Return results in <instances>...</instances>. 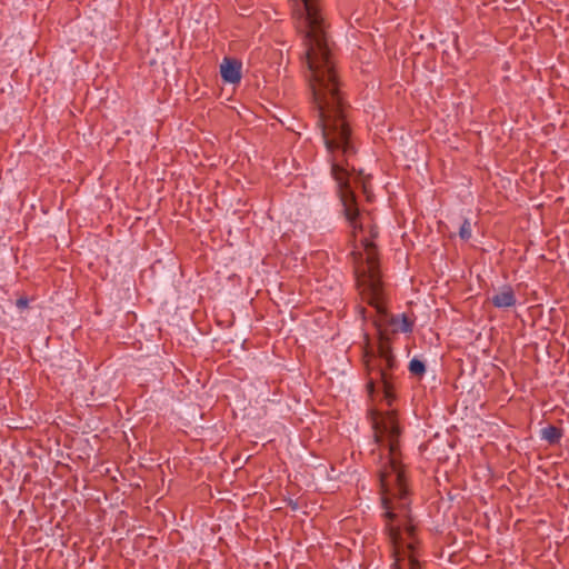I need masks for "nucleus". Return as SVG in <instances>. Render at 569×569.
<instances>
[{
	"label": "nucleus",
	"mask_w": 569,
	"mask_h": 569,
	"mask_svg": "<svg viewBox=\"0 0 569 569\" xmlns=\"http://www.w3.org/2000/svg\"><path fill=\"white\" fill-rule=\"evenodd\" d=\"M297 29L303 33L305 59L309 84L318 111L326 148L331 154V173L337 181L343 214L356 232L359 209L349 184V159L356 154L352 130L348 119L349 104L339 89L336 61L325 30L319 0H289Z\"/></svg>",
	"instance_id": "nucleus-1"
},
{
	"label": "nucleus",
	"mask_w": 569,
	"mask_h": 569,
	"mask_svg": "<svg viewBox=\"0 0 569 569\" xmlns=\"http://www.w3.org/2000/svg\"><path fill=\"white\" fill-rule=\"evenodd\" d=\"M375 440L388 438V462L379 470L381 505L385 509L386 530L393 546L395 569H402L400 561L407 560L408 569H420L418 560L419 540L417 527L411 515L410 490L407 483L405 467L400 460V436L395 412H388L373 421Z\"/></svg>",
	"instance_id": "nucleus-2"
},
{
	"label": "nucleus",
	"mask_w": 569,
	"mask_h": 569,
	"mask_svg": "<svg viewBox=\"0 0 569 569\" xmlns=\"http://www.w3.org/2000/svg\"><path fill=\"white\" fill-rule=\"evenodd\" d=\"M366 368L368 381L366 385L368 393L371 396L377 388L381 387L383 397L390 406L395 399L393 393V371L398 363L392 353L390 340L381 331L379 335L378 353L366 355Z\"/></svg>",
	"instance_id": "nucleus-3"
},
{
	"label": "nucleus",
	"mask_w": 569,
	"mask_h": 569,
	"mask_svg": "<svg viewBox=\"0 0 569 569\" xmlns=\"http://www.w3.org/2000/svg\"><path fill=\"white\" fill-rule=\"evenodd\" d=\"M361 243L367 257L366 268L361 272L359 270L356 271L358 284L362 288L363 299L375 307L380 315L387 316V309L382 301L383 288L379 271L377 247L372 240L367 238L362 239Z\"/></svg>",
	"instance_id": "nucleus-4"
},
{
	"label": "nucleus",
	"mask_w": 569,
	"mask_h": 569,
	"mask_svg": "<svg viewBox=\"0 0 569 569\" xmlns=\"http://www.w3.org/2000/svg\"><path fill=\"white\" fill-rule=\"evenodd\" d=\"M490 302L498 309L511 308L517 303L515 290L511 286H502L491 298Z\"/></svg>",
	"instance_id": "nucleus-5"
},
{
	"label": "nucleus",
	"mask_w": 569,
	"mask_h": 569,
	"mask_svg": "<svg viewBox=\"0 0 569 569\" xmlns=\"http://www.w3.org/2000/svg\"><path fill=\"white\" fill-rule=\"evenodd\" d=\"M221 78L227 83H238L241 79V62L224 58L220 66Z\"/></svg>",
	"instance_id": "nucleus-6"
},
{
	"label": "nucleus",
	"mask_w": 569,
	"mask_h": 569,
	"mask_svg": "<svg viewBox=\"0 0 569 569\" xmlns=\"http://www.w3.org/2000/svg\"><path fill=\"white\" fill-rule=\"evenodd\" d=\"M389 322L391 326H393L395 332L401 331L409 333L413 330V321L410 320L405 313L400 316H391Z\"/></svg>",
	"instance_id": "nucleus-7"
},
{
	"label": "nucleus",
	"mask_w": 569,
	"mask_h": 569,
	"mask_svg": "<svg viewBox=\"0 0 569 569\" xmlns=\"http://www.w3.org/2000/svg\"><path fill=\"white\" fill-rule=\"evenodd\" d=\"M562 436V429L552 425H549L541 429V438L548 441L550 445L559 443Z\"/></svg>",
	"instance_id": "nucleus-8"
},
{
	"label": "nucleus",
	"mask_w": 569,
	"mask_h": 569,
	"mask_svg": "<svg viewBox=\"0 0 569 569\" xmlns=\"http://www.w3.org/2000/svg\"><path fill=\"white\" fill-rule=\"evenodd\" d=\"M409 371L416 377H422L426 372V365L422 360L413 358L409 362Z\"/></svg>",
	"instance_id": "nucleus-9"
},
{
	"label": "nucleus",
	"mask_w": 569,
	"mask_h": 569,
	"mask_svg": "<svg viewBox=\"0 0 569 569\" xmlns=\"http://www.w3.org/2000/svg\"><path fill=\"white\" fill-rule=\"evenodd\" d=\"M459 237L465 241H468L471 238V226L468 219H465L460 226Z\"/></svg>",
	"instance_id": "nucleus-10"
},
{
	"label": "nucleus",
	"mask_w": 569,
	"mask_h": 569,
	"mask_svg": "<svg viewBox=\"0 0 569 569\" xmlns=\"http://www.w3.org/2000/svg\"><path fill=\"white\" fill-rule=\"evenodd\" d=\"M16 305L20 309L27 308L28 307V299L26 297H21V298H19L17 300Z\"/></svg>",
	"instance_id": "nucleus-11"
},
{
	"label": "nucleus",
	"mask_w": 569,
	"mask_h": 569,
	"mask_svg": "<svg viewBox=\"0 0 569 569\" xmlns=\"http://www.w3.org/2000/svg\"><path fill=\"white\" fill-rule=\"evenodd\" d=\"M371 236H372V237H376V236H377V232H376V231H373V230H371Z\"/></svg>",
	"instance_id": "nucleus-12"
}]
</instances>
